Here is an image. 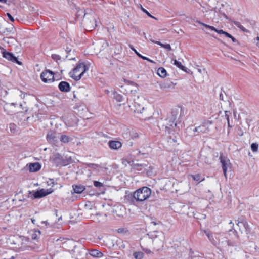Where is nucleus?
Masks as SVG:
<instances>
[{
  "instance_id": "51",
  "label": "nucleus",
  "mask_w": 259,
  "mask_h": 259,
  "mask_svg": "<svg viewBox=\"0 0 259 259\" xmlns=\"http://www.w3.org/2000/svg\"><path fill=\"white\" fill-rule=\"evenodd\" d=\"M152 223H153L154 225H156L157 224L156 223H155V222H152Z\"/></svg>"
},
{
  "instance_id": "49",
  "label": "nucleus",
  "mask_w": 259,
  "mask_h": 259,
  "mask_svg": "<svg viewBox=\"0 0 259 259\" xmlns=\"http://www.w3.org/2000/svg\"><path fill=\"white\" fill-rule=\"evenodd\" d=\"M42 224H45L46 225H47V224H48V223L47 222H46V221H42Z\"/></svg>"
},
{
  "instance_id": "59",
  "label": "nucleus",
  "mask_w": 259,
  "mask_h": 259,
  "mask_svg": "<svg viewBox=\"0 0 259 259\" xmlns=\"http://www.w3.org/2000/svg\"><path fill=\"white\" fill-rule=\"evenodd\" d=\"M68 51H69V49L66 50L67 52H68Z\"/></svg>"
},
{
  "instance_id": "34",
  "label": "nucleus",
  "mask_w": 259,
  "mask_h": 259,
  "mask_svg": "<svg viewBox=\"0 0 259 259\" xmlns=\"http://www.w3.org/2000/svg\"><path fill=\"white\" fill-rule=\"evenodd\" d=\"M9 128L12 133H15L16 131V125L14 123H10L9 124Z\"/></svg>"
},
{
  "instance_id": "8",
  "label": "nucleus",
  "mask_w": 259,
  "mask_h": 259,
  "mask_svg": "<svg viewBox=\"0 0 259 259\" xmlns=\"http://www.w3.org/2000/svg\"><path fill=\"white\" fill-rule=\"evenodd\" d=\"M3 57L8 60L11 61L13 63H16L19 65H21V62L19 61L17 57L14 56V55L10 52L4 51L3 52Z\"/></svg>"
},
{
  "instance_id": "47",
  "label": "nucleus",
  "mask_w": 259,
  "mask_h": 259,
  "mask_svg": "<svg viewBox=\"0 0 259 259\" xmlns=\"http://www.w3.org/2000/svg\"><path fill=\"white\" fill-rule=\"evenodd\" d=\"M19 92L20 93H21V94H20V96L21 97V98H24L25 97V94H23L21 91Z\"/></svg>"
},
{
  "instance_id": "39",
  "label": "nucleus",
  "mask_w": 259,
  "mask_h": 259,
  "mask_svg": "<svg viewBox=\"0 0 259 259\" xmlns=\"http://www.w3.org/2000/svg\"><path fill=\"white\" fill-rule=\"evenodd\" d=\"M130 47L133 51H134V52L139 57L140 56L141 54L137 52V51L133 47L132 45H130Z\"/></svg>"
},
{
  "instance_id": "30",
  "label": "nucleus",
  "mask_w": 259,
  "mask_h": 259,
  "mask_svg": "<svg viewBox=\"0 0 259 259\" xmlns=\"http://www.w3.org/2000/svg\"><path fill=\"white\" fill-rule=\"evenodd\" d=\"M197 22L198 23L201 25H202L203 26H204L206 28H209V29H210L211 30L214 31L215 32L217 31V29L214 27H213V26L208 25L206 24H205L204 23H202V22H200L199 21H197Z\"/></svg>"
},
{
  "instance_id": "3",
  "label": "nucleus",
  "mask_w": 259,
  "mask_h": 259,
  "mask_svg": "<svg viewBox=\"0 0 259 259\" xmlns=\"http://www.w3.org/2000/svg\"><path fill=\"white\" fill-rule=\"evenodd\" d=\"M177 119V114L174 112H171L170 116L167 118L164 121V123L162 125V128L168 131V133H170L169 130L177 126V123L175 121Z\"/></svg>"
},
{
  "instance_id": "1",
  "label": "nucleus",
  "mask_w": 259,
  "mask_h": 259,
  "mask_svg": "<svg viewBox=\"0 0 259 259\" xmlns=\"http://www.w3.org/2000/svg\"><path fill=\"white\" fill-rule=\"evenodd\" d=\"M85 66L83 63H79L69 73L70 76L75 80H79L85 71Z\"/></svg>"
},
{
  "instance_id": "12",
  "label": "nucleus",
  "mask_w": 259,
  "mask_h": 259,
  "mask_svg": "<svg viewBox=\"0 0 259 259\" xmlns=\"http://www.w3.org/2000/svg\"><path fill=\"white\" fill-rule=\"evenodd\" d=\"M59 90L63 92H68L70 91L71 87L69 83L66 81H61L58 85Z\"/></svg>"
},
{
  "instance_id": "14",
  "label": "nucleus",
  "mask_w": 259,
  "mask_h": 259,
  "mask_svg": "<svg viewBox=\"0 0 259 259\" xmlns=\"http://www.w3.org/2000/svg\"><path fill=\"white\" fill-rule=\"evenodd\" d=\"M160 88L162 91H167L170 89H173L174 85L172 82L164 81L160 84Z\"/></svg>"
},
{
  "instance_id": "18",
  "label": "nucleus",
  "mask_w": 259,
  "mask_h": 259,
  "mask_svg": "<svg viewBox=\"0 0 259 259\" xmlns=\"http://www.w3.org/2000/svg\"><path fill=\"white\" fill-rule=\"evenodd\" d=\"M15 105V104L11 103H6L4 107V111L7 113L8 114H11L14 112V111L11 110V108H13V106Z\"/></svg>"
},
{
  "instance_id": "56",
  "label": "nucleus",
  "mask_w": 259,
  "mask_h": 259,
  "mask_svg": "<svg viewBox=\"0 0 259 259\" xmlns=\"http://www.w3.org/2000/svg\"><path fill=\"white\" fill-rule=\"evenodd\" d=\"M220 98H221H221H222V94H220Z\"/></svg>"
},
{
  "instance_id": "46",
  "label": "nucleus",
  "mask_w": 259,
  "mask_h": 259,
  "mask_svg": "<svg viewBox=\"0 0 259 259\" xmlns=\"http://www.w3.org/2000/svg\"><path fill=\"white\" fill-rule=\"evenodd\" d=\"M230 38H231L232 39L233 42H237L236 39L235 38H234L233 36H232V35H231V37H230Z\"/></svg>"
},
{
  "instance_id": "36",
  "label": "nucleus",
  "mask_w": 259,
  "mask_h": 259,
  "mask_svg": "<svg viewBox=\"0 0 259 259\" xmlns=\"http://www.w3.org/2000/svg\"><path fill=\"white\" fill-rule=\"evenodd\" d=\"M94 185L95 186V187L97 188H101L102 187H103V183L97 181H94Z\"/></svg>"
},
{
  "instance_id": "52",
  "label": "nucleus",
  "mask_w": 259,
  "mask_h": 259,
  "mask_svg": "<svg viewBox=\"0 0 259 259\" xmlns=\"http://www.w3.org/2000/svg\"><path fill=\"white\" fill-rule=\"evenodd\" d=\"M256 39H257V41H259V37H257Z\"/></svg>"
},
{
  "instance_id": "53",
  "label": "nucleus",
  "mask_w": 259,
  "mask_h": 259,
  "mask_svg": "<svg viewBox=\"0 0 259 259\" xmlns=\"http://www.w3.org/2000/svg\"><path fill=\"white\" fill-rule=\"evenodd\" d=\"M31 220H32V222L34 223V222L35 220H34V219H31Z\"/></svg>"
},
{
  "instance_id": "35",
  "label": "nucleus",
  "mask_w": 259,
  "mask_h": 259,
  "mask_svg": "<svg viewBox=\"0 0 259 259\" xmlns=\"http://www.w3.org/2000/svg\"><path fill=\"white\" fill-rule=\"evenodd\" d=\"M258 145L256 143H252L251 145V148L253 152L257 151Z\"/></svg>"
},
{
  "instance_id": "28",
  "label": "nucleus",
  "mask_w": 259,
  "mask_h": 259,
  "mask_svg": "<svg viewBox=\"0 0 259 259\" xmlns=\"http://www.w3.org/2000/svg\"><path fill=\"white\" fill-rule=\"evenodd\" d=\"M60 140L61 142L64 143H68L70 140H71L72 139L70 138L69 136L64 135L61 136Z\"/></svg>"
},
{
  "instance_id": "61",
  "label": "nucleus",
  "mask_w": 259,
  "mask_h": 259,
  "mask_svg": "<svg viewBox=\"0 0 259 259\" xmlns=\"http://www.w3.org/2000/svg\"><path fill=\"white\" fill-rule=\"evenodd\" d=\"M68 51H69V49L66 50L67 52H68Z\"/></svg>"
},
{
  "instance_id": "29",
  "label": "nucleus",
  "mask_w": 259,
  "mask_h": 259,
  "mask_svg": "<svg viewBox=\"0 0 259 259\" xmlns=\"http://www.w3.org/2000/svg\"><path fill=\"white\" fill-rule=\"evenodd\" d=\"M133 256L135 259H142L144 253L140 251L135 252L133 253Z\"/></svg>"
},
{
  "instance_id": "20",
  "label": "nucleus",
  "mask_w": 259,
  "mask_h": 259,
  "mask_svg": "<svg viewBox=\"0 0 259 259\" xmlns=\"http://www.w3.org/2000/svg\"><path fill=\"white\" fill-rule=\"evenodd\" d=\"M204 232L211 243L214 245L216 244L217 241L214 239L212 233L209 231L205 230Z\"/></svg>"
},
{
  "instance_id": "45",
  "label": "nucleus",
  "mask_w": 259,
  "mask_h": 259,
  "mask_svg": "<svg viewBox=\"0 0 259 259\" xmlns=\"http://www.w3.org/2000/svg\"><path fill=\"white\" fill-rule=\"evenodd\" d=\"M224 35H225L227 37H228V38H230V37H231V35L227 32H225Z\"/></svg>"
},
{
  "instance_id": "11",
  "label": "nucleus",
  "mask_w": 259,
  "mask_h": 259,
  "mask_svg": "<svg viewBox=\"0 0 259 259\" xmlns=\"http://www.w3.org/2000/svg\"><path fill=\"white\" fill-rule=\"evenodd\" d=\"M51 192L52 191H50L48 189L45 190L44 189H42L40 190L36 191L34 193V197L35 198H40L50 194Z\"/></svg>"
},
{
  "instance_id": "57",
  "label": "nucleus",
  "mask_w": 259,
  "mask_h": 259,
  "mask_svg": "<svg viewBox=\"0 0 259 259\" xmlns=\"http://www.w3.org/2000/svg\"><path fill=\"white\" fill-rule=\"evenodd\" d=\"M74 97L76 98V95L75 94H74Z\"/></svg>"
},
{
  "instance_id": "7",
  "label": "nucleus",
  "mask_w": 259,
  "mask_h": 259,
  "mask_svg": "<svg viewBox=\"0 0 259 259\" xmlns=\"http://www.w3.org/2000/svg\"><path fill=\"white\" fill-rule=\"evenodd\" d=\"M212 124V121L205 120L202 123L199 125V128L201 133H208L210 131V126Z\"/></svg>"
},
{
  "instance_id": "32",
  "label": "nucleus",
  "mask_w": 259,
  "mask_h": 259,
  "mask_svg": "<svg viewBox=\"0 0 259 259\" xmlns=\"http://www.w3.org/2000/svg\"><path fill=\"white\" fill-rule=\"evenodd\" d=\"M88 166L91 168L96 169L97 170H99V169L101 168V166L99 165L94 163H90L88 165Z\"/></svg>"
},
{
  "instance_id": "16",
  "label": "nucleus",
  "mask_w": 259,
  "mask_h": 259,
  "mask_svg": "<svg viewBox=\"0 0 259 259\" xmlns=\"http://www.w3.org/2000/svg\"><path fill=\"white\" fill-rule=\"evenodd\" d=\"M186 132L191 134V136H196V133H201L199 128V126L195 127L193 128V126H189L186 128Z\"/></svg>"
},
{
  "instance_id": "43",
  "label": "nucleus",
  "mask_w": 259,
  "mask_h": 259,
  "mask_svg": "<svg viewBox=\"0 0 259 259\" xmlns=\"http://www.w3.org/2000/svg\"><path fill=\"white\" fill-rule=\"evenodd\" d=\"M225 32V31H223L222 29H221V30L217 29V31H216V32H217L218 33L220 34H224Z\"/></svg>"
},
{
  "instance_id": "13",
  "label": "nucleus",
  "mask_w": 259,
  "mask_h": 259,
  "mask_svg": "<svg viewBox=\"0 0 259 259\" xmlns=\"http://www.w3.org/2000/svg\"><path fill=\"white\" fill-rule=\"evenodd\" d=\"M109 147L111 149L117 150L122 146V143L118 141H110L108 142Z\"/></svg>"
},
{
  "instance_id": "31",
  "label": "nucleus",
  "mask_w": 259,
  "mask_h": 259,
  "mask_svg": "<svg viewBox=\"0 0 259 259\" xmlns=\"http://www.w3.org/2000/svg\"><path fill=\"white\" fill-rule=\"evenodd\" d=\"M114 98L118 102H121L122 101L123 97L120 94L115 92L114 93Z\"/></svg>"
},
{
  "instance_id": "54",
  "label": "nucleus",
  "mask_w": 259,
  "mask_h": 259,
  "mask_svg": "<svg viewBox=\"0 0 259 259\" xmlns=\"http://www.w3.org/2000/svg\"><path fill=\"white\" fill-rule=\"evenodd\" d=\"M198 71H199V72L201 73V69H199V70H198Z\"/></svg>"
},
{
  "instance_id": "21",
  "label": "nucleus",
  "mask_w": 259,
  "mask_h": 259,
  "mask_svg": "<svg viewBox=\"0 0 259 259\" xmlns=\"http://www.w3.org/2000/svg\"><path fill=\"white\" fill-rule=\"evenodd\" d=\"M90 254L91 256L95 257H101L103 255V253L101 252L96 249H93L91 250L90 252Z\"/></svg>"
},
{
  "instance_id": "58",
  "label": "nucleus",
  "mask_w": 259,
  "mask_h": 259,
  "mask_svg": "<svg viewBox=\"0 0 259 259\" xmlns=\"http://www.w3.org/2000/svg\"><path fill=\"white\" fill-rule=\"evenodd\" d=\"M62 218V217H60V218H59V220L61 219Z\"/></svg>"
},
{
  "instance_id": "23",
  "label": "nucleus",
  "mask_w": 259,
  "mask_h": 259,
  "mask_svg": "<svg viewBox=\"0 0 259 259\" xmlns=\"http://www.w3.org/2000/svg\"><path fill=\"white\" fill-rule=\"evenodd\" d=\"M157 74L159 76L163 78L166 76L167 72L164 68L160 67L158 69Z\"/></svg>"
},
{
  "instance_id": "48",
  "label": "nucleus",
  "mask_w": 259,
  "mask_h": 259,
  "mask_svg": "<svg viewBox=\"0 0 259 259\" xmlns=\"http://www.w3.org/2000/svg\"><path fill=\"white\" fill-rule=\"evenodd\" d=\"M0 2L5 4L7 3V1L6 0H0Z\"/></svg>"
},
{
  "instance_id": "25",
  "label": "nucleus",
  "mask_w": 259,
  "mask_h": 259,
  "mask_svg": "<svg viewBox=\"0 0 259 259\" xmlns=\"http://www.w3.org/2000/svg\"><path fill=\"white\" fill-rule=\"evenodd\" d=\"M150 40L154 42V43H155V44H157V45L160 46L162 48H164L166 49H168L169 50H170L171 49V48L170 47V45L168 44H162L161 42H160V41H154V40H152L151 39H150Z\"/></svg>"
},
{
  "instance_id": "24",
  "label": "nucleus",
  "mask_w": 259,
  "mask_h": 259,
  "mask_svg": "<svg viewBox=\"0 0 259 259\" xmlns=\"http://www.w3.org/2000/svg\"><path fill=\"white\" fill-rule=\"evenodd\" d=\"M172 61H174V64L177 67L184 71H186V67L184 66L180 62L177 61L176 59H172Z\"/></svg>"
},
{
  "instance_id": "60",
  "label": "nucleus",
  "mask_w": 259,
  "mask_h": 259,
  "mask_svg": "<svg viewBox=\"0 0 259 259\" xmlns=\"http://www.w3.org/2000/svg\"><path fill=\"white\" fill-rule=\"evenodd\" d=\"M68 51H69V49L66 50L67 52H68Z\"/></svg>"
},
{
  "instance_id": "41",
  "label": "nucleus",
  "mask_w": 259,
  "mask_h": 259,
  "mask_svg": "<svg viewBox=\"0 0 259 259\" xmlns=\"http://www.w3.org/2000/svg\"><path fill=\"white\" fill-rule=\"evenodd\" d=\"M139 57L142 58L143 60L148 61L150 62H151V63H153L154 62L152 60H150V59H149L148 58H147L146 57L142 56V55H141Z\"/></svg>"
},
{
  "instance_id": "15",
  "label": "nucleus",
  "mask_w": 259,
  "mask_h": 259,
  "mask_svg": "<svg viewBox=\"0 0 259 259\" xmlns=\"http://www.w3.org/2000/svg\"><path fill=\"white\" fill-rule=\"evenodd\" d=\"M41 168V165L38 163H31L29 164V169L30 172H36Z\"/></svg>"
},
{
  "instance_id": "44",
  "label": "nucleus",
  "mask_w": 259,
  "mask_h": 259,
  "mask_svg": "<svg viewBox=\"0 0 259 259\" xmlns=\"http://www.w3.org/2000/svg\"><path fill=\"white\" fill-rule=\"evenodd\" d=\"M226 116H227V120L228 127H231V126L230 125V121H229V117L226 114Z\"/></svg>"
},
{
  "instance_id": "10",
  "label": "nucleus",
  "mask_w": 259,
  "mask_h": 259,
  "mask_svg": "<svg viewBox=\"0 0 259 259\" xmlns=\"http://www.w3.org/2000/svg\"><path fill=\"white\" fill-rule=\"evenodd\" d=\"M57 134L53 131H50L47 135V139L51 143L55 144L57 142Z\"/></svg>"
},
{
  "instance_id": "50",
  "label": "nucleus",
  "mask_w": 259,
  "mask_h": 259,
  "mask_svg": "<svg viewBox=\"0 0 259 259\" xmlns=\"http://www.w3.org/2000/svg\"><path fill=\"white\" fill-rule=\"evenodd\" d=\"M228 244L229 245H233V244H231L230 243H229V241L228 242Z\"/></svg>"
},
{
  "instance_id": "33",
  "label": "nucleus",
  "mask_w": 259,
  "mask_h": 259,
  "mask_svg": "<svg viewBox=\"0 0 259 259\" xmlns=\"http://www.w3.org/2000/svg\"><path fill=\"white\" fill-rule=\"evenodd\" d=\"M133 111L135 113H142V111L144 110V107L139 106L138 108H135V109H132Z\"/></svg>"
},
{
  "instance_id": "17",
  "label": "nucleus",
  "mask_w": 259,
  "mask_h": 259,
  "mask_svg": "<svg viewBox=\"0 0 259 259\" xmlns=\"http://www.w3.org/2000/svg\"><path fill=\"white\" fill-rule=\"evenodd\" d=\"M72 187L75 193L80 194L85 190V187L81 185H73Z\"/></svg>"
},
{
  "instance_id": "55",
  "label": "nucleus",
  "mask_w": 259,
  "mask_h": 259,
  "mask_svg": "<svg viewBox=\"0 0 259 259\" xmlns=\"http://www.w3.org/2000/svg\"><path fill=\"white\" fill-rule=\"evenodd\" d=\"M220 98H221H221H222V94H220Z\"/></svg>"
},
{
  "instance_id": "22",
  "label": "nucleus",
  "mask_w": 259,
  "mask_h": 259,
  "mask_svg": "<svg viewBox=\"0 0 259 259\" xmlns=\"http://www.w3.org/2000/svg\"><path fill=\"white\" fill-rule=\"evenodd\" d=\"M231 22L234 24L235 26L238 27L240 29H241L242 31L246 32H247V30L243 27L240 22L235 21V20H231Z\"/></svg>"
},
{
  "instance_id": "19",
  "label": "nucleus",
  "mask_w": 259,
  "mask_h": 259,
  "mask_svg": "<svg viewBox=\"0 0 259 259\" xmlns=\"http://www.w3.org/2000/svg\"><path fill=\"white\" fill-rule=\"evenodd\" d=\"M51 159L54 163H56L57 165L60 164L62 160L61 155L58 153L54 154Z\"/></svg>"
},
{
  "instance_id": "42",
  "label": "nucleus",
  "mask_w": 259,
  "mask_h": 259,
  "mask_svg": "<svg viewBox=\"0 0 259 259\" xmlns=\"http://www.w3.org/2000/svg\"><path fill=\"white\" fill-rule=\"evenodd\" d=\"M142 165H143L141 164L137 163V164H134L133 166L134 168L140 170V169H139V167L142 166Z\"/></svg>"
},
{
  "instance_id": "27",
  "label": "nucleus",
  "mask_w": 259,
  "mask_h": 259,
  "mask_svg": "<svg viewBox=\"0 0 259 259\" xmlns=\"http://www.w3.org/2000/svg\"><path fill=\"white\" fill-rule=\"evenodd\" d=\"M230 225H231V228L229 230L228 232H232L234 234V236H235L236 238L238 239L239 236L238 235L237 232L236 230L234 229V223L232 222V221H230V222L229 223Z\"/></svg>"
},
{
  "instance_id": "38",
  "label": "nucleus",
  "mask_w": 259,
  "mask_h": 259,
  "mask_svg": "<svg viewBox=\"0 0 259 259\" xmlns=\"http://www.w3.org/2000/svg\"><path fill=\"white\" fill-rule=\"evenodd\" d=\"M52 58L54 60H55L56 61H57L58 60H60L61 57L59 55H57V54H52Z\"/></svg>"
},
{
  "instance_id": "4",
  "label": "nucleus",
  "mask_w": 259,
  "mask_h": 259,
  "mask_svg": "<svg viewBox=\"0 0 259 259\" xmlns=\"http://www.w3.org/2000/svg\"><path fill=\"white\" fill-rule=\"evenodd\" d=\"M220 162L222 164V167L224 176L227 178V171L228 168H231L232 164L229 159L223 154L221 153L219 157Z\"/></svg>"
},
{
  "instance_id": "5",
  "label": "nucleus",
  "mask_w": 259,
  "mask_h": 259,
  "mask_svg": "<svg viewBox=\"0 0 259 259\" xmlns=\"http://www.w3.org/2000/svg\"><path fill=\"white\" fill-rule=\"evenodd\" d=\"M237 222V225L239 227V230L241 233L244 231L248 234L250 232V230L248 224L245 220L243 219H238Z\"/></svg>"
},
{
  "instance_id": "40",
  "label": "nucleus",
  "mask_w": 259,
  "mask_h": 259,
  "mask_svg": "<svg viewBox=\"0 0 259 259\" xmlns=\"http://www.w3.org/2000/svg\"><path fill=\"white\" fill-rule=\"evenodd\" d=\"M6 15L8 16V19L10 21H11L12 22L14 21L15 20H14L13 17L9 13H7Z\"/></svg>"
},
{
  "instance_id": "2",
  "label": "nucleus",
  "mask_w": 259,
  "mask_h": 259,
  "mask_svg": "<svg viewBox=\"0 0 259 259\" xmlns=\"http://www.w3.org/2000/svg\"><path fill=\"white\" fill-rule=\"evenodd\" d=\"M135 192L138 202H142L147 199L150 196L151 193V190L147 187H143Z\"/></svg>"
},
{
  "instance_id": "26",
  "label": "nucleus",
  "mask_w": 259,
  "mask_h": 259,
  "mask_svg": "<svg viewBox=\"0 0 259 259\" xmlns=\"http://www.w3.org/2000/svg\"><path fill=\"white\" fill-rule=\"evenodd\" d=\"M191 177L194 180L197 182H201L204 180V178L202 177L200 174L191 175Z\"/></svg>"
},
{
  "instance_id": "37",
  "label": "nucleus",
  "mask_w": 259,
  "mask_h": 259,
  "mask_svg": "<svg viewBox=\"0 0 259 259\" xmlns=\"http://www.w3.org/2000/svg\"><path fill=\"white\" fill-rule=\"evenodd\" d=\"M141 9L145 13H146L149 17H151V18H152L153 19H155L156 20H157V19L153 16L152 15H151L146 10H145V9H144L142 7H141Z\"/></svg>"
},
{
  "instance_id": "9",
  "label": "nucleus",
  "mask_w": 259,
  "mask_h": 259,
  "mask_svg": "<svg viewBox=\"0 0 259 259\" xmlns=\"http://www.w3.org/2000/svg\"><path fill=\"white\" fill-rule=\"evenodd\" d=\"M125 200L130 204L136 205L138 201L136 197L135 192L126 194L125 196Z\"/></svg>"
},
{
  "instance_id": "6",
  "label": "nucleus",
  "mask_w": 259,
  "mask_h": 259,
  "mask_svg": "<svg viewBox=\"0 0 259 259\" xmlns=\"http://www.w3.org/2000/svg\"><path fill=\"white\" fill-rule=\"evenodd\" d=\"M40 78L45 83L51 82L54 80V73L52 71L46 70L41 73Z\"/></svg>"
}]
</instances>
